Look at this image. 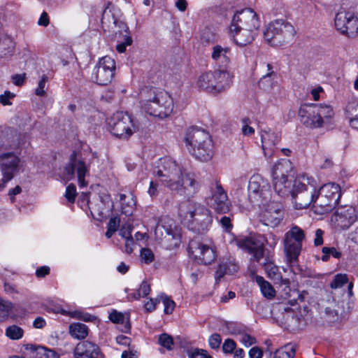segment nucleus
Returning <instances> with one entry per match:
<instances>
[{
	"mask_svg": "<svg viewBox=\"0 0 358 358\" xmlns=\"http://www.w3.org/2000/svg\"><path fill=\"white\" fill-rule=\"evenodd\" d=\"M24 354L29 358H44L45 347L43 345L27 343L22 346Z\"/></svg>",
	"mask_w": 358,
	"mask_h": 358,
	"instance_id": "2f4dec72",
	"label": "nucleus"
},
{
	"mask_svg": "<svg viewBox=\"0 0 358 358\" xmlns=\"http://www.w3.org/2000/svg\"><path fill=\"white\" fill-rule=\"evenodd\" d=\"M141 108L150 115L163 119L173 111V99L164 90L146 87L141 90Z\"/></svg>",
	"mask_w": 358,
	"mask_h": 358,
	"instance_id": "423d86ee",
	"label": "nucleus"
},
{
	"mask_svg": "<svg viewBox=\"0 0 358 358\" xmlns=\"http://www.w3.org/2000/svg\"><path fill=\"white\" fill-rule=\"evenodd\" d=\"M348 282V278L346 274L338 273L335 275L334 280L330 283V287L332 289H337L342 287L344 285Z\"/></svg>",
	"mask_w": 358,
	"mask_h": 358,
	"instance_id": "a19ab883",
	"label": "nucleus"
},
{
	"mask_svg": "<svg viewBox=\"0 0 358 358\" xmlns=\"http://www.w3.org/2000/svg\"><path fill=\"white\" fill-rule=\"evenodd\" d=\"M69 333L75 338L83 339L88 334V328L83 323H73L69 326Z\"/></svg>",
	"mask_w": 358,
	"mask_h": 358,
	"instance_id": "72a5a7b5",
	"label": "nucleus"
},
{
	"mask_svg": "<svg viewBox=\"0 0 358 358\" xmlns=\"http://www.w3.org/2000/svg\"><path fill=\"white\" fill-rule=\"evenodd\" d=\"M15 97V94L10 91H5L3 94L0 95V103L3 106H10L12 103L10 101L11 99Z\"/></svg>",
	"mask_w": 358,
	"mask_h": 358,
	"instance_id": "6e6d98bb",
	"label": "nucleus"
},
{
	"mask_svg": "<svg viewBox=\"0 0 358 358\" xmlns=\"http://www.w3.org/2000/svg\"><path fill=\"white\" fill-rule=\"evenodd\" d=\"M132 43L131 37L127 34L124 37V41L117 44L116 46V49L120 53H123L126 51L127 46L131 45Z\"/></svg>",
	"mask_w": 358,
	"mask_h": 358,
	"instance_id": "864d4df0",
	"label": "nucleus"
},
{
	"mask_svg": "<svg viewBox=\"0 0 358 358\" xmlns=\"http://www.w3.org/2000/svg\"><path fill=\"white\" fill-rule=\"evenodd\" d=\"M333 108L327 104H310L300 108L299 116L301 123L311 129L320 128L333 117Z\"/></svg>",
	"mask_w": 358,
	"mask_h": 358,
	"instance_id": "6e6552de",
	"label": "nucleus"
},
{
	"mask_svg": "<svg viewBox=\"0 0 358 358\" xmlns=\"http://www.w3.org/2000/svg\"><path fill=\"white\" fill-rule=\"evenodd\" d=\"M306 238L304 231L297 225H292L283 238V251L287 264L290 267L298 265L299 257Z\"/></svg>",
	"mask_w": 358,
	"mask_h": 358,
	"instance_id": "9b49d317",
	"label": "nucleus"
},
{
	"mask_svg": "<svg viewBox=\"0 0 358 358\" xmlns=\"http://www.w3.org/2000/svg\"><path fill=\"white\" fill-rule=\"evenodd\" d=\"M295 34L292 24L284 19L271 22L264 31V39L271 45H282L291 41Z\"/></svg>",
	"mask_w": 358,
	"mask_h": 358,
	"instance_id": "f8f14e48",
	"label": "nucleus"
},
{
	"mask_svg": "<svg viewBox=\"0 0 358 358\" xmlns=\"http://www.w3.org/2000/svg\"><path fill=\"white\" fill-rule=\"evenodd\" d=\"M120 199L121 201V213L127 216L132 215L136 205V201L132 194L126 195L121 194Z\"/></svg>",
	"mask_w": 358,
	"mask_h": 358,
	"instance_id": "473e14b6",
	"label": "nucleus"
},
{
	"mask_svg": "<svg viewBox=\"0 0 358 358\" xmlns=\"http://www.w3.org/2000/svg\"><path fill=\"white\" fill-rule=\"evenodd\" d=\"M103 205V201H100V204H99V206H96L94 207H90L92 217L97 220H101L103 217H106L105 209L99 206Z\"/></svg>",
	"mask_w": 358,
	"mask_h": 358,
	"instance_id": "c03bdc74",
	"label": "nucleus"
},
{
	"mask_svg": "<svg viewBox=\"0 0 358 358\" xmlns=\"http://www.w3.org/2000/svg\"><path fill=\"white\" fill-rule=\"evenodd\" d=\"M140 257L141 261L147 264L152 263L155 259L154 253L149 248H142L140 252Z\"/></svg>",
	"mask_w": 358,
	"mask_h": 358,
	"instance_id": "a18cd8bd",
	"label": "nucleus"
},
{
	"mask_svg": "<svg viewBox=\"0 0 358 358\" xmlns=\"http://www.w3.org/2000/svg\"><path fill=\"white\" fill-rule=\"evenodd\" d=\"M211 196L208 200V204L217 213L224 214L229 211L231 203L227 192L220 182L215 181L210 186Z\"/></svg>",
	"mask_w": 358,
	"mask_h": 358,
	"instance_id": "a211bd4d",
	"label": "nucleus"
},
{
	"mask_svg": "<svg viewBox=\"0 0 358 358\" xmlns=\"http://www.w3.org/2000/svg\"><path fill=\"white\" fill-rule=\"evenodd\" d=\"M187 354L189 358H212L206 350L199 348L192 349Z\"/></svg>",
	"mask_w": 358,
	"mask_h": 358,
	"instance_id": "49530a36",
	"label": "nucleus"
},
{
	"mask_svg": "<svg viewBox=\"0 0 358 358\" xmlns=\"http://www.w3.org/2000/svg\"><path fill=\"white\" fill-rule=\"evenodd\" d=\"M259 27L257 13L251 8H245L234 15L229 31L234 42L242 47L253 41Z\"/></svg>",
	"mask_w": 358,
	"mask_h": 358,
	"instance_id": "20e7f679",
	"label": "nucleus"
},
{
	"mask_svg": "<svg viewBox=\"0 0 358 358\" xmlns=\"http://www.w3.org/2000/svg\"><path fill=\"white\" fill-rule=\"evenodd\" d=\"M110 133L123 140L128 139L138 129L132 117L126 112L118 111L113 115L108 122Z\"/></svg>",
	"mask_w": 358,
	"mask_h": 358,
	"instance_id": "ddd939ff",
	"label": "nucleus"
},
{
	"mask_svg": "<svg viewBox=\"0 0 358 358\" xmlns=\"http://www.w3.org/2000/svg\"><path fill=\"white\" fill-rule=\"evenodd\" d=\"M24 331L17 325L8 327L6 330V335L12 340H18L23 336Z\"/></svg>",
	"mask_w": 358,
	"mask_h": 358,
	"instance_id": "4c0bfd02",
	"label": "nucleus"
},
{
	"mask_svg": "<svg viewBox=\"0 0 358 358\" xmlns=\"http://www.w3.org/2000/svg\"><path fill=\"white\" fill-rule=\"evenodd\" d=\"M252 280H255L260 287V290L263 296L268 299H273L275 295V291L273 286L264 278L260 275H257L254 271L250 272Z\"/></svg>",
	"mask_w": 358,
	"mask_h": 358,
	"instance_id": "c85d7f7f",
	"label": "nucleus"
},
{
	"mask_svg": "<svg viewBox=\"0 0 358 358\" xmlns=\"http://www.w3.org/2000/svg\"><path fill=\"white\" fill-rule=\"evenodd\" d=\"M273 185L275 192L280 197L290 196L295 208L300 209L296 196L304 192L308 176L305 173L294 177L293 166L289 159H280L272 170Z\"/></svg>",
	"mask_w": 358,
	"mask_h": 358,
	"instance_id": "7ed1b4c3",
	"label": "nucleus"
},
{
	"mask_svg": "<svg viewBox=\"0 0 358 358\" xmlns=\"http://www.w3.org/2000/svg\"><path fill=\"white\" fill-rule=\"evenodd\" d=\"M188 251L199 264H210L216 257L215 252L212 248L196 241H190Z\"/></svg>",
	"mask_w": 358,
	"mask_h": 358,
	"instance_id": "412c9836",
	"label": "nucleus"
},
{
	"mask_svg": "<svg viewBox=\"0 0 358 358\" xmlns=\"http://www.w3.org/2000/svg\"><path fill=\"white\" fill-rule=\"evenodd\" d=\"M345 115L349 119L352 120L354 117H357L358 116V99H352L348 101L345 109Z\"/></svg>",
	"mask_w": 358,
	"mask_h": 358,
	"instance_id": "e433bc0d",
	"label": "nucleus"
},
{
	"mask_svg": "<svg viewBox=\"0 0 358 358\" xmlns=\"http://www.w3.org/2000/svg\"><path fill=\"white\" fill-rule=\"evenodd\" d=\"M265 269L268 277L273 280L274 283L289 287L290 282L288 278H282L278 266L272 264H268L266 265Z\"/></svg>",
	"mask_w": 358,
	"mask_h": 358,
	"instance_id": "c756f323",
	"label": "nucleus"
},
{
	"mask_svg": "<svg viewBox=\"0 0 358 358\" xmlns=\"http://www.w3.org/2000/svg\"><path fill=\"white\" fill-rule=\"evenodd\" d=\"M20 160L13 152L0 155V170L6 181H10L19 171Z\"/></svg>",
	"mask_w": 358,
	"mask_h": 358,
	"instance_id": "5701e85b",
	"label": "nucleus"
},
{
	"mask_svg": "<svg viewBox=\"0 0 358 358\" xmlns=\"http://www.w3.org/2000/svg\"><path fill=\"white\" fill-rule=\"evenodd\" d=\"M276 79H273V77H268L266 75H263L259 81V85L264 90L271 88L273 82Z\"/></svg>",
	"mask_w": 358,
	"mask_h": 358,
	"instance_id": "09e8293b",
	"label": "nucleus"
},
{
	"mask_svg": "<svg viewBox=\"0 0 358 358\" xmlns=\"http://www.w3.org/2000/svg\"><path fill=\"white\" fill-rule=\"evenodd\" d=\"M232 77L229 71L217 69L201 73L196 81L195 85L199 90L211 94H217L229 88Z\"/></svg>",
	"mask_w": 358,
	"mask_h": 358,
	"instance_id": "1a4fd4ad",
	"label": "nucleus"
},
{
	"mask_svg": "<svg viewBox=\"0 0 358 358\" xmlns=\"http://www.w3.org/2000/svg\"><path fill=\"white\" fill-rule=\"evenodd\" d=\"M14 48L15 43L10 37L7 36H0V59L12 55Z\"/></svg>",
	"mask_w": 358,
	"mask_h": 358,
	"instance_id": "7c9ffc66",
	"label": "nucleus"
},
{
	"mask_svg": "<svg viewBox=\"0 0 358 358\" xmlns=\"http://www.w3.org/2000/svg\"><path fill=\"white\" fill-rule=\"evenodd\" d=\"M46 312H52L54 313H60L62 315L70 316L72 318L83 320L84 322H92L96 320V317L85 313L81 310H76L74 311H67L62 309L60 305L51 299H46Z\"/></svg>",
	"mask_w": 358,
	"mask_h": 358,
	"instance_id": "b1692460",
	"label": "nucleus"
},
{
	"mask_svg": "<svg viewBox=\"0 0 358 358\" xmlns=\"http://www.w3.org/2000/svg\"><path fill=\"white\" fill-rule=\"evenodd\" d=\"M108 318L112 322L116 324L124 323L125 321L124 315L122 313L117 312L115 310H113L109 314Z\"/></svg>",
	"mask_w": 358,
	"mask_h": 358,
	"instance_id": "3c124183",
	"label": "nucleus"
},
{
	"mask_svg": "<svg viewBox=\"0 0 358 358\" xmlns=\"http://www.w3.org/2000/svg\"><path fill=\"white\" fill-rule=\"evenodd\" d=\"M236 347L235 341L231 338H227L224 341L222 348L224 353L231 354L236 350Z\"/></svg>",
	"mask_w": 358,
	"mask_h": 358,
	"instance_id": "8fccbe9b",
	"label": "nucleus"
},
{
	"mask_svg": "<svg viewBox=\"0 0 358 358\" xmlns=\"http://www.w3.org/2000/svg\"><path fill=\"white\" fill-rule=\"evenodd\" d=\"M304 180H306V189L296 196L299 208H306L313 203L317 214L322 215L331 211L341 196L340 186L329 182L318 188L317 182L313 177L308 176Z\"/></svg>",
	"mask_w": 358,
	"mask_h": 358,
	"instance_id": "f03ea898",
	"label": "nucleus"
},
{
	"mask_svg": "<svg viewBox=\"0 0 358 358\" xmlns=\"http://www.w3.org/2000/svg\"><path fill=\"white\" fill-rule=\"evenodd\" d=\"M160 302L159 298H150L144 304V308L146 312H152L156 309L157 305Z\"/></svg>",
	"mask_w": 358,
	"mask_h": 358,
	"instance_id": "5fc2aeb1",
	"label": "nucleus"
},
{
	"mask_svg": "<svg viewBox=\"0 0 358 358\" xmlns=\"http://www.w3.org/2000/svg\"><path fill=\"white\" fill-rule=\"evenodd\" d=\"M184 141L189 152L201 162L210 160L213 155V144L210 136L204 129L198 127L189 128Z\"/></svg>",
	"mask_w": 358,
	"mask_h": 358,
	"instance_id": "0eeeda50",
	"label": "nucleus"
},
{
	"mask_svg": "<svg viewBox=\"0 0 358 358\" xmlns=\"http://www.w3.org/2000/svg\"><path fill=\"white\" fill-rule=\"evenodd\" d=\"M120 219L117 216L110 217L107 228L111 229V231H117L120 226Z\"/></svg>",
	"mask_w": 358,
	"mask_h": 358,
	"instance_id": "e2e57ef3",
	"label": "nucleus"
},
{
	"mask_svg": "<svg viewBox=\"0 0 358 358\" xmlns=\"http://www.w3.org/2000/svg\"><path fill=\"white\" fill-rule=\"evenodd\" d=\"M238 269V266L233 257L223 258L215 272V280H219L226 274H234Z\"/></svg>",
	"mask_w": 358,
	"mask_h": 358,
	"instance_id": "bb28decb",
	"label": "nucleus"
},
{
	"mask_svg": "<svg viewBox=\"0 0 358 358\" xmlns=\"http://www.w3.org/2000/svg\"><path fill=\"white\" fill-rule=\"evenodd\" d=\"M322 252L323 253V255L322 256L321 259L323 262L328 261L330 256H332L336 259H339L341 257V252L338 251L334 247H332V248L324 247L322 249Z\"/></svg>",
	"mask_w": 358,
	"mask_h": 358,
	"instance_id": "ea45409f",
	"label": "nucleus"
},
{
	"mask_svg": "<svg viewBox=\"0 0 358 358\" xmlns=\"http://www.w3.org/2000/svg\"><path fill=\"white\" fill-rule=\"evenodd\" d=\"M262 146L266 157L271 158L277 144L281 139L280 134L268 127L260 129Z\"/></svg>",
	"mask_w": 358,
	"mask_h": 358,
	"instance_id": "4be33fe9",
	"label": "nucleus"
},
{
	"mask_svg": "<svg viewBox=\"0 0 358 358\" xmlns=\"http://www.w3.org/2000/svg\"><path fill=\"white\" fill-rule=\"evenodd\" d=\"M153 174L159 178L162 185L180 196H193L201 187L200 182L194 173L187 172L181 164L169 157L159 159Z\"/></svg>",
	"mask_w": 358,
	"mask_h": 358,
	"instance_id": "f257e3e1",
	"label": "nucleus"
},
{
	"mask_svg": "<svg viewBox=\"0 0 358 358\" xmlns=\"http://www.w3.org/2000/svg\"><path fill=\"white\" fill-rule=\"evenodd\" d=\"M138 355V352L133 349L129 351L124 350L121 355V358H137Z\"/></svg>",
	"mask_w": 358,
	"mask_h": 358,
	"instance_id": "774afa93",
	"label": "nucleus"
},
{
	"mask_svg": "<svg viewBox=\"0 0 358 358\" xmlns=\"http://www.w3.org/2000/svg\"><path fill=\"white\" fill-rule=\"evenodd\" d=\"M262 208L260 220L264 225L276 227L283 219L282 205L279 202L268 201Z\"/></svg>",
	"mask_w": 358,
	"mask_h": 358,
	"instance_id": "6ab92c4d",
	"label": "nucleus"
},
{
	"mask_svg": "<svg viewBox=\"0 0 358 358\" xmlns=\"http://www.w3.org/2000/svg\"><path fill=\"white\" fill-rule=\"evenodd\" d=\"M45 76H43L38 83V87L35 90V94L38 96H42L45 94Z\"/></svg>",
	"mask_w": 358,
	"mask_h": 358,
	"instance_id": "0e129e2a",
	"label": "nucleus"
},
{
	"mask_svg": "<svg viewBox=\"0 0 358 358\" xmlns=\"http://www.w3.org/2000/svg\"><path fill=\"white\" fill-rule=\"evenodd\" d=\"M233 243L240 249L252 255V259L259 262L264 255V245L270 247L277 244L275 236L270 234L268 237L261 234H251L249 236H239L234 239Z\"/></svg>",
	"mask_w": 358,
	"mask_h": 358,
	"instance_id": "9d476101",
	"label": "nucleus"
},
{
	"mask_svg": "<svg viewBox=\"0 0 358 358\" xmlns=\"http://www.w3.org/2000/svg\"><path fill=\"white\" fill-rule=\"evenodd\" d=\"M178 215L182 223L196 234L208 231L213 222L210 210L200 203L187 201L179 207Z\"/></svg>",
	"mask_w": 358,
	"mask_h": 358,
	"instance_id": "39448f33",
	"label": "nucleus"
},
{
	"mask_svg": "<svg viewBox=\"0 0 358 358\" xmlns=\"http://www.w3.org/2000/svg\"><path fill=\"white\" fill-rule=\"evenodd\" d=\"M240 341L245 347H250L256 343L255 338L248 334H243Z\"/></svg>",
	"mask_w": 358,
	"mask_h": 358,
	"instance_id": "bf43d9fd",
	"label": "nucleus"
},
{
	"mask_svg": "<svg viewBox=\"0 0 358 358\" xmlns=\"http://www.w3.org/2000/svg\"><path fill=\"white\" fill-rule=\"evenodd\" d=\"M334 25L337 31L348 37L358 34V13L352 9L340 8L335 13Z\"/></svg>",
	"mask_w": 358,
	"mask_h": 358,
	"instance_id": "4468645a",
	"label": "nucleus"
},
{
	"mask_svg": "<svg viewBox=\"0 0 358 358\" xmlns=\"http://www.w3.org/2000/svg\"><path fill=\"white\" fill-rule=\"evenodd\" d=\"M249 199L254 205L261 206L271 198V187L267 181L259 174L253 175L248 183Z\"/></svg>",
	"mask_w": 358,
	"mask_h": 358,
	"instance_id": "2eb2a0df",
	"label": "nucleus"
},
{
	"mask_svg": "<svg viewBox=\"0 0 358 358\" xmlns=\"http://www.w3.org/2000/svg\"><path fill=\"white\" fill-rule=\"evenodd\" d=\"M115 70V60L109 56L103 57L99 59L98 63L94 66L91 79L94 83L99 85H106L113 78Z\"/></svg>",
	"mask_w": 358,
	"mask_h": 358,
	"instance_id": "dca6fc26",
	"label": "nucleus"
},
{
	"mask_svg": "<svg viewBox=\"0 0 358 358\" xmlns=\"http://www.w3.org/2000/svg\"><path fill=\"white\" fill-rule=\"evenodd\" d=\"M262 351L257 347L252 348L249 351L250 358H262Z\"/></svg>",
	"mask_w": 358,
	"mask_h": 358,
	"instance_id": "338daca9",
	"label": "nucleus"
},
{
	"mask_svg": "<svg viewBox=\"0 0 358 358\" xmlns=\"http://www.w3.org/2000/svg\"><path fill=\"white\" fill-rule=\"evenodd\" d=\"M151 288L150 284L147 281H143L139 287L133 293L130 294L129 297L133 300H138L140 298L146 297L150 293Z\"/></svg>",
	"mask_w": 358,
	"mask_h": 358,
	"instance_id": "f704fd0d",
	"label": "nucleus"
},
{
	"mask_svg": "<svg viewBox=\"0 0 358 358\" xmlns=\"http://www.w3.org/2000/svg\"><path fill=\"white\" fill-rule=\"evenodd\" d=\"M250 124V118L244 117L241 120V131L243 136H250L255 134V129Z\"/></svg>",
	"mask_w": 358,
	"mask_h": 358,
	"instance_id": "79ce46f5",
	"label": "nucleus"
},
{
	"mask_svg": "<svg viewBox=\"0 0 358 358\" xmlns=\"http://www.w3.org/2000/svg\"><path fill=\"white\" fill-rule=\"evenodd\" d=\"M220 225L223 229L227 232L230 231L232 229L231 219L229 217L223 216L220 220Z\"/></svg>",
	"mask_w": 358,
	"mask_h": 358,
	"instance_id": "680f3d73",
	"label": "nucleus"
},
{
	"mask_svg": "<svg viewBox=\"0 0 358 358\" xmlns=\"http://www.w3.org/2000/svg\"><path fill=\"white\" fill-rule=\"evenodd\" d=\"M231 50L228 46L215 45L213 47L211 57L218 64L227 67L231 62Z\"/></svg>",
	"mask_w": 358,
	"mask_h": 358,
	"instance_id": "a878e982",
	"label": "nucleus"
},
{
	"mask_svg": "<svg viewBox=\"0 0 358 358\" xmlns=\"http://www.w3.org/2000/svg\"><path fill=\"white\" fill-rule=\"evenodd\" d=\"M222 338L218 334H213L209 337L208 343L212 349H218L221 345Z\"/></svg>",
	"mask_w": 358,
	"mask_h": 358,
	"instance_id": "603ef678",
	"label": "nucleus"
},
{
	"mask_svg": "<svg viewBox=\"0 0 358 358\" xmlns=\"http://www.w3.org/2000/svg\"><path fill=\"white\" fill-rule=\"evenodd\" d=\"M158 343L161 346L169 350H171L172 346L173 345V338L166 333L162 334L159 336Z\"/></svg>",
	"mask_w": 358,
	"mask_h": 358,
	"instance_id": "37998d69",
	"label": "nucleus"
},
{
	"mask_svg": "<svg viewBox=\"0 0 358 358\" xmlns=\"http://www.w3.org/2000/svg\"><path fill=\"white\" fill-rule=\"evenodd\" d=\"M159 299L164 306V313L167 315L171 314L176 306L175 302L164 294H162L159 296Z\"/></svg>",
	"mask_w": 358,
	"mask_h": 358,
	"instance_id": "58836bf2",
	"label": "nucleus"
},
{
	"mask_svg": "<svg viewBox=\"0 0 358 358\" xmlns=\"http://www.w3.org/2000/svg\"><path fill=\"white\" fill-rule=\"evenodd\" d=\"M12 308L11 303L3 300L0 296V313H8Z\"/></svg>",
	"mask_w": 358,
	"mask_h": 358,
	"instance_id": "69168bd1",
	"label": "nucleus"
},
{
	"mask_svg": "<svg viewBox=\"0 0 358 358\" xmlns=\"http://www.w3.org/2000/svg\"><path fill=\"white\" fill-rule=\"evenodd\" d=\"M164 229L168 236H171L173 239H178L179 238V232L176 227L175 221L168 217H162L156 226V230Z\"/></svg>",
	"mask_w": 358,
	"mask_h": 358,
	"instance_id": "cd10ccee",
	"label": "nucleus"
},
{
	"mask_svg": "<svg viewBox=\"0 0 358 358\" xmlns=\"http://www.w3.org/2000/svg\"><path fill=\"white\" fill-rule=\"evenodd\" d=\"M131 231H132V227H131L130 224H123L120 229L119 234L122 238H124L125 239L131 238H132L131 236Z\"/></svg>",
	"mask_w": 358,
	"mask_h": 358,
	"instance_id": "13d9d810",
	"label": "nucleus"
},
{
	"mask_svg": "<svg viewBox=\"0 0 358 358\" xmlns=\"http://www.w3.org/2000/svg\"><path fill=\"white\" fill-rule=\"evenodd\" d=\"M77 195L76 187L75 185L70 184L66 188L64 196L67 201L73 203L75 201L76 196Z\"/></svg>",
	"mask_w": 358,
	"mask_h": 358,
	"instance_id": "de8ad7c7",
	"label": "nucleus"
},
{
	"mask_svg": "<svg viewBox=\"0 0 358 358\" xmlns=\"http://www.w3.org/2000/svg\"><path fill=\"white\" fill-rule=\"evenodd\" d=\"M99 347L87 341L78 343L74 350L76 358H99Z\"/></svg>",
	"mask_w": 358,
	"mask_h": 358,
	"instance_id": "393cba45",
	"label": "nucleus"
},
{
	"mask_svg": "<svg viewBox=\"0 0 358 358\" xmlns=\"http://www.w3.org/2000/svg\"><path fill=\"white\" fill-rule=\"evenodd\" d=\"M356 210L351 206L339 207L332 215L331 222L338 231L348 229L357 220Z\"/></svg>",
	"mask_w": 358,
	"mask_h": 358,
	"instance_id": "aec40b11",
	"label": "nucleus"
},
{
	"mask_svg": "<svg viewBox=\"0 0 358 358\" xmlns=\"http://www.w3.org/2000/svg\"><path fill=\"white\" fill-rule=\"evenodd\" d=\"M159 182L157 181L151 180L148 190V194L152 197H156L159 194Z\"/></svg>",
	"mask_w": 358,
	"mask_h": 358,
	"instance_id": "4d7b16f0",
	"label": "nucleus"
},
{
	"mask_svg": "<svg viewBox=\"0 0 358 358\" xmlns=\"http://www.w3.org/2000/svg\"><path fill=\"white\" fill-rule=\"evenodd\" d=\"M77 175L78 185L80 187L87 186L88 182L85 177L89 175V167L83 160L78 159L75 152L70 157L69 162L66 165L64 170V176L66 180H70Z\"/></svg>",
	"mask_w": 358,
	"mask_h": 358,
	"instance_id": "f3484780",
	"label": "nucleus"
},
{
	"mask_svg": "<svg viewBox=\"0 0 358 358\" xmlns=\"http://www.w3.org/2000/svg\"><path fill=\"white\" fill-rule=\"evenodd\" d=\"M26 79L25 73L15 74L11 76L12 82L16 86H22L24 85Z\"/></svg>",
	"mask_w": 358,
	"mask_h": 358,
	"instance_id": "052dcab7",
	"label": "nucleus"
},
{
	"mask_svg": "<svg viewBox=\"0 0 358 358\" xmlns=\"http://www.w3.org/2000/svg\"><path fill=\"white\" fill-rule=\"evenodd\" d=\"M295 350L294 345L291 344L286 345L275 351L273 358H293Z\"/></svg>",
	"mask_w": 358,
	"mask_h": 358,
	"instance_id": "c9c22d12",
	"label": "nucleus"
}]
</instances>
